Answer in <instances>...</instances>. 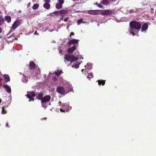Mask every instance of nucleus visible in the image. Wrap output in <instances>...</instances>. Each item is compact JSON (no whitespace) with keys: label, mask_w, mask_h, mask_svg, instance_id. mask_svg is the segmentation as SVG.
Instances as JSON below:
<instances>
[{"label":"nucleus","mask_w":156,"mask_h":156,"mask_svg":"<svg viewBox=\"0 0 156 156\" xmlns=\"http://www.w3.org/2000/svg\"><path fill=\"white\" fill-rule=\"evenodd\" d=\"M80 63L78 64L77 63H74V64H73L72 66V67L75 68L76 69L78 68L79 67V64Z\"/></svg>","instance_id":"nucleus-28"},{"label":"nucleus","mask_w":156,"mask_h":156,"mask_svg":"<svg viewBox=\"0 0 156 156\" xmlns=\"http://www.w3.org/2000/svg\"><path fill=\"white\" fill-rule=\"evenodd\" d=\"M4 21V19L0 16V25H2Z\"/></svg>","instance_id":"nucleus-29"},{"label":"nucleus","mask_w":156,"mask_h":156,"mask_svg":"<svg viewBox=\"0 0 156 156\" xmlns=\"http://www.w3.org/2000/svg\"><path fill=\"white\" fill-rule=\"evenodd\" d=\"M62 73V71H57L54 72L53 73L55 74L56 76H59Z\"/></svg>","instance_id":"nucleus-22"},{"label":"nucleus","mask_w":156,"mask_h":156,"mask_svg":"<svg viewBox=\"0 0 156 156\" xmlns=\"http://www.w3.org/2000/svg\"><path fill=\"white\" fill-rule=\"evenodd\" d=\"M76 45H74L72 47L69 48L68 49V52L69 53H72L76 49Z\"/></svg>","instance_id":"nucleus-14"},{"label":"nucleus","mask_w":156,"mask_h":156,"mask_svg":"<svg viewBox=\"0 0 156 156\" xmlns=\"http://www.w3.org/2000/svg\"><path fill=\"white\" fill-rule=\"evenodd\" d=\"M44 2H45V3H48L50 2V0H44Z\"/></svg>","instance_id":"nucleus-36"},{"label":"nucleus","mask_w":156,"mask_h":156,"mask_svg":"<svg viewBox=\"0 0 156 156\" xmlns=\"http://www.w3.org/2000/svg\"><path fill=\"white\" fill-rule=\"evenodd\" d=\"M30 66L31 67V68H35L36 67L35 66H36L35 65V64L34 63V62L33 61H31L30 62Z\"/></svg>","instance_id":"nucleus-17"},{"label":"nucleus","mask_w":156,"mask_h":156,"mask_svg":"<svg viewBox=\"0 0 156 156\" xmlns=\"http://www.w3.org/2000/svg\"><path fill=\"white\" fill-rule=\"evenodd\" d=\"M1 102V100L0 99V103Z\"/></svg>","instance_id":"nucleus-49"},{"label":"nucleus","mask_w":156,"mask_h":156,"mask_svg":"<svg viewBox=\"0 0 156 156\" xmlns=\"http://www.w3.org/2000/svg\"><path fill=\"white\" fill-rule=\"evenodd\" d=\"M93 75L92 73H90L87 76V78L89 80H90L91 78H93Z\"/></svg>","instance_id":"nucleus-23"},{"label":"nucleus","mask_w":156,"mask_h":156,"mask_svg":"<svg viewBox=\"0 0 156 156\" xmlns=\"http://www.w3.org/2000/svg\"><path fill=\"white\" fill-rule=\"evenodd\" d=\"M63 17H61V18H60V20H63Z\"/></svg>","instance_id":"nucleus-43"},{"label":"nucleus","mask_w":156,"mask_h":156,"mask_svg":"<svg viewBox=\"0 0 156 156\" xmlns=\"http://www.w3.org/2000/svg\"><path fill=\"white\" fill-rule=\"evenodd\" d=\"M5 81L7 82L10 81V77L8 75L5 74L4 76Z\"/></svg>","instance_id":"nucleus-18"},{"label":"nucleus","mask_w":156,"mask_h":156,"mask_svg":"<svg viewBox=\"0 0 156 156\" xmlns=\"http://www.w3.org/2000/svg\"><path fill=\"white\" fill-rule=\"evenodd\" d=\"M85 69H82V72L84 69L86 70H90L92 69V66L91 63H87L86 65L85 66Z\"/></svg>","instance_id":"nucleus-12"},{"label":"nucleus","mask_w":156,"mask_h":156,"mask_svg":"<svg viewBox=\"0 0 156 156\" xmlns=\"http://www.w3.org/2000/svg\"><path fill=\"white\" fill-rule=\"evenodd\" d=\"M83 58H82V59H83Z\"/></svg>","instance_id":"nucleus-51"},{"label":"nucleus","mask_w":156,"mask_h":156,"mask_svg":"<svg viewBox=\"0 0 156 156\" xmlns=\"http://www.w3.org/2000/svg\"><path fill=\"white\" fill-rule=\"evenodd\" d=\"M20 23L19 21H16L12 24V26L11 27V30H14L20 25Z\"/></svg>","instance_id":"nucleus-10"},{"label":"nucleus","mask_w":156,"mask_h":156,"mask_svg":"<svg viewBox=\"0 0 156 156\" xmlns=\"http://www.w3.org/2000/svg\"><path fill=\"white\" fill-rule=\"evenodd\" d=\"M79 41V40L73 39L72 40H70L69 41L68 44L69 45H70L71 44H78Z\"/></svg>","instance_id":"nucleus-11"},{"label":"nucleus","mask_w":156,"mask_h":156,"mask_svg":"<svg viewBox=\"0 0 156 156\" xmlns=\"http://www.w3.org/2000/svg\"><path fill=\"white\" fill-rule=\"evenodd\" d=\"M5 107H3L2 109V114H5L6 113V111L5 110Z\"/></svg>","instance_id":"nucleus-30"},{"label":"nucleus","mask_w":156,"mask_h":156,"mask_svg":"<svg viewBox=\"0 0 156 156\" xmlns=\"http://www.w3.org/2000/svg\"><path fill=\"white\" fill-rule=\"evenodd\" d=\"M5 20L8 23H10L11 21V18L10 16H5Z\"/></svg>","instance_id":"nucleus-20"},{"label":"nucleus","mask_w":156,"mask_h":156,"mask_svg":"<svg viewBox=\"0 0 156 156\" xmlns=\"http://www.w3.org/2000/svg\"><path fill=\"white\" fill-rule=\"evenodd\" d=\"M6 126L8 127H9V124L8 122L6 123Z\"/></svg>","instance_id":"nucleus-38"},{"label":"nucleus","mask_w":156,"mask_h":156,"mask_svg":"<svg viewBox=\"0 0 156 156\" xmlns=\"http://www.w3.org/2000/svg\"><path fill=\"white\" fill-rule=\"evenodd\" d=\"M51 99V97L49 95H46L45 97H43L41 100L42 103H44L46 102L49 101Z\"/></svg>","instance_id":"nucleus-9"},{"label":"nucleus","mask_w":156,"mask_h":156,"mask_svg":"<svg viewBox=\"0 0 156 156\" xmlns=\"http://www.w3.org/2000/svg\"><path fill=\"white\" fill-rule=\"evenodd\" d=\"M27 94L26 95L27 97L30 100H29V101H30V99L33 101H34V97L36 95H37V94H36L35 92L34 91L31 92H27Z\"/></svg>","instance_id":"nucleus-4"},{"label":"nucleus","mask_w":156,"mask_h":156,"mask_svg":"<svg viewBox=\"0 0 156 156\" xmlns=\"http://www.w3.org/2000/svg\"><path fill=\"white\" fill-rule=\"evenodd\" d=\"M61 104H62V103L61 101H59L58 103V104L59 105H60Z\"/></svg>","instance_id":"nucleus-42"},{"label":"nucleus","mask_w":156,"mask_h":156,"mask_svg":"<svg viewBox=\"0 0 156 156\" xmlns=\"http://www.w3.org/2000/svg\"><path fill=\"white\" fill-rule=\"evenodd\" d=\"M2 29L1 28H0V33H1L2 32Z\"/></svg>","instance_id":"nucleus-45"},{"label":"nucleus","mask_w":156,"mask_h":156,"mask_svg":"<svg viewBox=\"0 0 156 156\" xmlns=\"http://www.w3.org/2000/svg\"><path fill=\"white\" fill-rule=\"evenodd\" d=\"M3 87L6 89L7 92L10 93L11 92V89L10 86L7 85H4Z\"/></svg>","instance_id":"nucleus-15"},{"label":"nucleus","mask_w":156,"mask_h":156,"mask_svg":"<svg viewBox=\"0 0 156 156\" xmlns=\"http://www.w3.org/2000/svg\"><path fill=\"white\" fill-rule=\"evenodd\" d=\"M98 85L102 84V85H103L105 83V81L103 80H98Z\"/></svg>","instance_id":"nucleus-27"},{"label":"nucleus","mask_w":156,"mask_h":156,"mask_svg":"<svg viewBox=\"0 0 156 156\" xmlns=\"http://www.w3.org/2000/svg\"><path fill=\"white\" fill-rule=\"evenodd\" d=\"M69 28V26H67V29H68Z\"/></svg>","instance_id":"nucleus-46"},{"label":"nucleus","mask_w":156,"mask_h":156,"mask_svg":"<svg viewBox=\"0 0 156 156\" xmlns=\"http://www.w3.org/2000/svg\"><path fill=\"white\" fill-rule=\"evenodd\" d=\"M22 81L24 83H27V78L25 76H24V77L23 78Z\"/></svg>","instance_id":"nucleus-31"},{"label":"nucleus","mask_w":156,"mask_h":156,"mask_svg":"<svg viewBox=\"0 0 156 156\" xmlns=\"http://www.w3.org/2000/svg\"><path fill=\"white\" fill-rule=\"evenodd\" d=\"M100 8H102V7H103V6L102 5H101L100 4H96Z\"/></svg>","instance_id":"nucleus-35"},{"label":"nucleus","mask_w":156,"mask_h":156,"mask_svg":"<svg viewBox=\"0 0 156 156\" xmlns=\"http://www.w3.org/2000/svg\"><path fill=\"white\" fill-rule=\"evenodd\" d=\"M148 27V25L146 23H144L142 26L141 30V32H143L144 31H145V33H146V32L145 31L147 30Z\"/></svg>","instance_id":"nucleus-13"},{"label":"nucleus","mask_w":156,"mask_h":156,"mask_svg":"<svg viewBox=\"0 0 156 156\" xmlns=\"http://www.w3.org/2000/svg\"><path fill=\"white\" fill-rule=\"evenodd\" d=\"M100 13L102 15H111L112 12L111 9H106L104 10H98Z\"/></svg>","instance_id":"nucleus-6"},{"label":"nucleus","mask_w":156,"mask_h":156,"mask_svg":"<svg viewBox=\"0 0 156 156\" xmlns=\"http://www.w3.org/2000/svg\"><path fill=\"white\" fill-rule=\"evenodd\" d=\"M43 94L42 93H40L38 94L37 96L38 99L41 100V99L43 98Z\"/></svg>","instance_id":"nucleus-21"},{"label":"nucleus","mask_w":156,"mask_h":156,"mask_svg":"<svg viewBox=\"0 0 156 156\" xmlns=\"http://www.w3.org/2000/svg\"><path fill=\"white\" fill-rule=\"evenodd\" d=\"M30 3H29L28 4V6H30Z\"/></svg>","instance_id":"nucleus-47"},{"label":"nucleus","mask_w":156,"mask_h":156,"mask_svg":"<svg viewBox=\"0 0 156 156\" xmlns=\"http://www.w3.org/2000/svg\"><path fill=\"white\" fill-rule=\"evenodd\" d=\"M34 34H37V35H38V33H37L36 32H35V33H34Z\"/></svg>","instance_id":"nucleus-44"},{"label":"nucleus","mask_w":156,"mask_h":156,"mask_svg":"<svg viewBox=\"0 0 156 156\" xmlns=\"http://www.w3.org/2000/svg\"><path fill=\"white\" fill-rule=\"evenodd\" d=\"M13 38H12V37L11 36L8 38V39L7 40V41L8 42H11L13 41Z\"/></svg>","instance_id":"nucleus-32"},{"label":"nucleus","mask_w":156,"mask_h":156,"mask_svg":"<svg viewBox=\"0 0 156 156\" xmlns=\"http://www.w3.org/2000/svg\"><path fill=\"white\" fill-rule=\"evenodd\" d=\"M39 7V5L37 4H34L32 7V9L34 10L37 9Z\"/></svg>","instance_id":"nucleus-26"},{"label":"nucleus","mask_w":156,"mask_h":156,"mask_svg":"<svg viewBox=\"0 0 156 156\" xmlns=\"http://www.w3.org/2000/svg\"><path fill=\"white\" fill-rule=\"evenodd\" d=\"M74 35V33L73 32H71L70 34V36L71 35Z\"/></svg>","instance_id":"nucleus-41"},{"label":"nucleus","mask_w":156,"mask_h":156,"mask_svg":"<svg viewBox=\"0 0 156 156\" xmlns=\"http://www.w3.org/2000/svg\"><path fill=\"white\" fill-rule=\"evenodd\" d=\"M43 6L44 8L47 9H48L50 8V4H48V3H45L44 5Z\"/></svg>","instance_id":"nucleus-19"},{"label":"nucleus","mask_w":156,"mask_h":156,"mask_svg":"<svg viewBox=\"0 0 156 156\" xmlns=\"http://www.w3.org/2000/svg\"><path fill=\"white\" fill-rule=\"evenodd\" d=\"M54 81H56L57 80V79L56 78H54L53 79Z\"/></svg>","instance_id":"nucleus-40"},{"label":"nucleus","mask_w":156,"mask_h":156,"mask_svg":"<svg viewBox=\"0 0 156 156\" xmlns=\"http://www.w3.org/2000/svg\"><path fill=\"white\" fill-rule=\"evenodd\" d=\"M110 2V0H103L101 2L103 5H107L109 4Z\"/></svg>","instance_id":"nucleus-16"},{"label":"nucleus","mask_w":156,"mask_h":156,"mask_svg":"<svg viewBox=\"0 0 156 156\" xmlns=\"http://www.w3.org/2000/svg\"><path fill=\"white\" fill-rule=\"evenodd\" d=\"M68 11L66 10H60V12L61 14H66L68 12Z\"/></svg>","instance_id":"nucleus-25"},{"label":"nucleus","mask_w":156,"mask_h":156,"mask_svg":"<svg viewBox=\"0 0 156 156\" xmlns=\"http://www.w3.org/2000/svg\"><path fill=\"white\" fill-rule=\"evenodd\" d=\"M64 3V0H58V3L56 4L55 5V7L56 8L60 9H61L62 7V4Z\"/></svg>","instance_id":"nucleus-8"},{"label":"nucleus","mask_w":156,"mask_h":156,"mask_svg":"<svg viewBox=\"0 0 156 156\" xmlns=\"http://www.w3.org/2000/svg\"><path fill=\"white\" fill-rule=\"evenodd\" d=\"M62 106V108H60L61 112H65V111L67 112L69 110L71 109V107L69 106V104L67 103H65L63 104Z\"/></svg>","instance_id":"nucleus-5"},{"label":"nucleus","mask_w":156,"mask_h":156,"mask_svg":"<svg viewBox=\"0 0 156 156\" xmlns=\"http://www.w3.org/2000/svg\"><path fill=\"white\" fill-rule=\"evenodd\" d=\"M130 28L129 30V32L134 36L136 34L135 33L137 32L141 27V25L139 22L135 21H132L130 23Z\"/></svg>","instance_id":"nucleus-1"},{"label":"nucleus","mask_w":156,"mask_h":156,"mask_svg":"<svg viewBox=\"0 0 156 156\" xmlns=\"http://www.w3.org/2000/svg\"><path fill=\"white\" fill-rule=\"evenodd\" d=\"M79 0H73V1H79Z\"/></svg>","instance_id":"nucleus-48"},{"label":"nucleus","mask_w":156,"mask_h":156,"mask_svg":"<svg viewBox=\"0 0 156 156\" xmlns=\"http://www.w3.org/2000/svg\"><path fill=\"white\" fill-rule=\"evenodd\" d=\"M58 93L62 94H66L68 93V92L66 91L64 88L61 86H58L56 89Z\"/></svg>","instance_id":"nucleus-7"},{"label":"nucleus","mask_w":156,"mask_h":156,"mask_svg":"<svg viewBox=\"0 0 156 156\" xmlns=\"http://www.w3.org/2000/svg\"><path fill=\"white\" fill-rule=\"evenodd\" d=\"M44 103H42V106L43 108H46V106L44 105Z\"/></svg>","instance_id":"nucleus-37"},{"label":"nucleus","mask_w":156,"mask_h":156,"mask_svg":"<svg viewBox=\"0 0 156 156\" xmlns=\"http://www.w3.org/2000/svg\"><path fill=\"white\" fill-rule=\"evenodd\" d=\"M83 20L82 19H80L79 20L77 21V24L78 25H79L80 23H83Z\"/></svg>","instance_id":"nucleus-33"},{"label":"nucleus","mask_w":156,"mask_h":156,"mask_svg":"<svg viewBox=\"0 0 156 156\" xmlns=\"http://www.w3.org/2000/svg\"><path fill=\"white\" fill-rule=\"evenodd\" d=\"M61 83L63 84V86L66 88V91L68 92L71 91L73 90L71 85L67 81L64 80L63 79L61 78L60 79Z\"/></svg>","instance_id":"nucleus-2"},{"label":"nucleus","mask_w":156,"mask_h":156,"mask_svg":"<svg viewBox=\"0 0 156 156\" xmlns=\"http://www.w3.org/2000/svg\"><path fill=\"white\" fill-rule=\"evenodd\" d=\"M98 26H99V24H98Z\"/></svg>","instance_id":"nucleus-50"},{"label":"nucleus","mask_w":156,"mask_h":156,"mask_svg":"<svg viewBox=\"0 0 156 156\" xmlns=\"http://www.w3.org/2000/svg\"><path fill=\"white\" fill-rule=\"evenodd\" d=\"M54 13L57 15L61 14V13L60 12V11H59L54 12Z\"/></svg>","instance_id":"nucleus-34"},{"label":"nucleus","mask_w":156,"mask_h":156,"mask_svg":"<svg viewBox=\"0 0 156 156\" xmlns=\"http://www.w3.org/2000/svg\"><path fill=\"white\" fill-rule=\"evenodd\" d=\"M77 59V58L73 55L70 56L69 55H65L64 60L67 61H70L71 62L75 61Z\"/></svg>","instance_id":"nucleus-3"},{"label":"nucleus","mask_w":156,"mask_h":156,"mask_svg":"<svg viewBox=\"0 0 156 156\" xmlns=\"http://www.w3.org/2000/svg\"><path fill=\"white\" fill-rule=\"evenodd\" d=\"M97 11H98V10H89L87 11V13L91 14H95V12Z\"/></svg>","instance_id":"nucleus-24"},{"label":"nucleus","mask_w":156,"mask_h":156,"mask_svg":"<svg viewBox=\"0 0 156 156\" xmlns=\"http://www.w3.org/2000/svg\"><path fill=\"white\" fill-rule=\"evenodd\" d=\"M68 18H66L64 19V21L65 22H66L68 20Z\"/></svg>","instance_id":"nucleus-39"}]
</instances>
